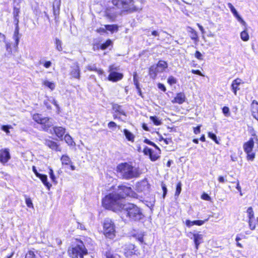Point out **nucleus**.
Masks as SVG:
<instances>
[{
    "label": "nucleus",
    "mask_w": 258,
    "mask_h": 258,
    "mask_svg": "<svg viewBox=\"0 0 258 258\" xmlns=\"http://www.w3.org/2000/svg\"><path fill=\"white\" fill-rule=\"evenodd\" d=\"M49 101L52 103H53L56 107L57 109H59L58 104L57 103L56 101L54 99L52 98L51 100H49Z\"/></svg>",
    "instance_id": "64"
},
{
    "label": "nucleus",
    "mask_w": 258,
    "mask_h": 258,
    "mask_svg": "<svg viewBox=\"0 0 258 258\" xmlns=\"http://www.w3.org/2000/svg\"><path fill=\"white\" fill-rule=\"evenodd\" d=\"M104 27L106 28V30L111 32L112 33L117 32L118 30V27L117 25H105Z\"/></svg>",
    "instance_id": "27"
},
{
    "label": "nucleus",
    "mask_w": 258,
    "mask_h": 258,
    "mask_svg": "<svg viewBox=\"0 0 258 258\" xmlns=\"http://www.w3.org/2000/svg\"><path fill=\"white\" fill-rule=\"evenodd\" d=\"M152 152V150L151 149L149 148L148 147H146L143 151V152L145 155L149 156H150V155L151 154Z\"/></svg>",
    "instance_id": "54"
},
{
    "label": "nucleus",
    "mask_w": 258,
    "mask_h": 258,
    "mask_svg": "<svg viewBox=\"0 0 258 258\" xmlns=\"http://www.w3.org/2000/svg\"><path fill=\"white\" fill-rule=\"evenodd\" d=\"M222 112L224 115L226 117L229 116L230 115L229 108L227 106H224L222 108Z\"/></svg>",
    "instance_id": "43"
},
{
    "label": "nucleus",
    "mask_w": 258,
    "mask_h": 258,
    "mask_svg": "<svg viewBox=\"0 0 258 258\" xmlns=\"http://www.w3.org/2000/svg\"><path fill=\"white\" fill-rule=\"evenodd\" d=\"M119 70V67L116 66L114 64L111 65L109 67V72H117Z\"/></svg>",
    "instance_id": "49"
},
{
    "label": "nucleus",
    "mask_w": 258,
    "mask_h": 258,
    "mask_svg": "<svg viewBox=\"0 0 258 258\" xmlns=\"http://www.w3.org/2000/svg\"><path fill=\"white\" fill-rule=\"evenodd\" d=\"M11 156L8 149H5L0 151V162L2 163H7L10 159Z\"/></svg>",
    "instance_id": "14"
},
{
    "label": "nucleus",
    "mask_w": 258,
    "mask_h": 258,
    "mask_svg": "<svg viewBox=\"0 0 258 258\" xmlns=\"http://www.w3.org/2000/svg\"><path fill=\"white\" fill-rule=\"evenodd\" d=\"M11 125H2L1 127V129L5 132L7 134H9L10 133L9 129L11 128Z\"/></svg>",
    "instance_id": "53"
},
{
    "label": "nucleus",
    "mask_w": 258,
    "mask_h": 258,
    "mask_svg": "<svg viewBox=\"0 0 258 258\" xmlns=\"http://www.w3.org/2000/svg\"><path fill=\"white\" fill-rule=\"evenodd\" d=\"M70 75L72 78L80 80V69L77 62L75 63L71 67Z\"/></svg>",
    "instance_id": "11"
},
{
    "label": "nucleus",
    "mask_w": 258,
    "mask_h": 258,
    "mask_svg": "<svg viewBox=\"0 0 258 258\" xmlns=\"http://www.w3.org/2000/svg\"><path fill=\"white\" fill-rule=\"evenodd\" d=\"M159 72H161L158 66H152L149 69V75L153 79L156 78L157 74Z\"/></svg>",
    "instance_id": "20"
},
{
    "label": "nucleus",
    "mask_w": 258,
    "mask_h": 258,
    "mask_svg": "<svg viewBox=\"0 0 258 258\" xmlns=\"http://www.w3.org/2000/svg\"><path fill=\"white\" fill-rule=\"evenodd\" d=\"M37 177H39L43 183L49 189L51 185L47 181V176L44 174H39L37 175Z\"/></svg>",
    "instance_id": "23"
},
{
    "label": "nucleus",
    "mask_w": 258,
    "mask_h": 258,
    "mask_svg": "<svg viewBox=\"0 0 258 258\" xmlns=\"http://www.w3.org/2000/svg\"><path fill=\"white\" fill-rule=\"evenodd\" d=\"M42 117L41 114H36L33 115V119L37 123H40Z\"/></svg>",
    "instance_id": "40"
},
{
    "label": "nucleus",
    "mask_w": 258,
    "mask_h": 258,
    "mask_svg": "<svg viewBox=\"0 0 258 258\" xmlns=\"http://www.w3.org/2000/svg\"><path fill=\"white\" fill-rule=\"evenodd\" d=\"M246 153L247 154L248 159L252 161L254 158L255 154L253 153H252V152H246Z\"/></svg>",
    "instance_id": "56"
},
{
    "label": "nucleus",
    "mask_w": 258,
    "mask_h": 258,
    "mask_svg": "<svg viewBox=\"0 0 258 258\" xmlns=\"http://www.w3.org/2000/svg\"><path fill=\"white\" fill-rule=\"evenodd\" d=\"M117 126H118L119 128H120V126H118L117 124L114 121H111L108 123V127L109 128H116Z\"/></svg>",
    "instance_id": "51"
},
{
    "label": "nucleus",
    "mask_w": 258,
    "mask_h": 258,
    "mask_svg": "<svg viewBox=\"0 0 258 258\" xmlns=\"http://www.w3.org/2000/svg\"><path fill=\"white\" fill-rule=\"evenodd\" d=\"M201 198L202 199L206 201H210L211 200V197L207 194L206 193L203 194L202 195Z\"/></svg>",
    "instance_id": "59"
},
{
    "label": "nucleus",
    "mask_w": 258,
    "mask_h": 258,
    "mask_svg": "<svg viewBox=\"0 0 258 258\" xmlns=\"http://www.w3.org/2000/svg\"><path fill=\"white\" fill-rule=\"evenodd\" d=\"M254 146V141L252 138H250L248 142L243 145V149L245 152H252Z\"/></svg>",
    "instance_id": "19"
},
{
    "label": "nucleus",
    "mask_w": 258,
    "mask_h": 258,
    "mask_svg": "<svg viewBox=\"0 0 258 258\" xmlns=\"http://www.w3.org/2000/svg\"><path fill=\"white\" fill-rule=\"evenodd\" d=\"M136 190L138 192H143L144 195L148 194L149 191V184L146 180L139 182L136 186Z\"/></svg>",
    "instance_id": "9"
},
{
    "label": "nucleus",
    "mask_w": 258,
    "mask_h": 258,
    "mask_svg": "<svg viewBox=\"0 0 258 258\" xmlns=\"http://www.w3.org/2000/svg\"><path fill=\"white\" fill-rule=\"evenodd\" d=\"M105 255L106 258H117L116 256L113 255L112 252L110 250L106 251Z\"/></svg>",
    "instance_id": "52"
},
{
    "label": "nucleus",
    "mask_w": 258,
    "mask_h": 258,
    "mask_svg": "<svg viewBox=\"0 0 258 258\" xmlns=\"http://www.w3.org/2000/svg\"><path fill=\"white\" fill-rule=\"evenodd\" d=\"M195 56L196 58H197L198 59H200V60H201L202 59V53L199 51H196V53H195Z\"/></svg>",
    "instance_id": "61"
},
{
    "label": "nucleus",
    "mask_w": 258,
    "mask_h": 258,
    "mask_svg": "<svg viewBox=\"0 0 258 258\" xmlns=\"http://www.w3.org/2000/svg\"><path fill=\"white\" fill-rule=\"evenodd\" d=\"M59 8H53V15L54 16V20L56 22H57L58 20V15L59 14Z\"/></svg>",
    "instance_id": "39"
},
{
    "label": "nucleus",
    "mask_w": 258,
    "mask_h": 258,
    "mask_svg": "<svg viewBox=\"0 0 258 258\" xmlns=\"http://www.w3.org/2000/svg\"><path fill=\"white\" fill-rule=\"evenodd\" d=\"M25 258H39V257L37 256L34 251L30 250L26 254Z\"/></svg>",
    "instance_id": "38"
},
{
    "label": "nucleus",
    "mask_w": 258,
    "mask_h": 258,
    "mask_svg": "<svg viewBox=\"0 0 258 258\" xmlns=\"http://www.w3.org/2000/svg\"><path fill=\"white\" fill-rule=\"evenodd\" d=\"M247 213L248 215L249 220L252 219L253 218V212L251 207H249L247 210Z\"/></svg>",
    "instance_id": "46"
},
{
    "label": "nucleus",
    "mask_w": 258,
    "mask_h": 258,
    "mask_svg": "<svg viewBox=\"0 0 258 258\" xmlns=\"http://www.w3.org/2000/svg\"><path fill=\"white\" fill-rule=\"evenodd\" d=\"M149 157L152 161H156L159 157L156 154L153 153V151L150 155Z\"/></svg>",
    "instance_id": "58"
},
{
    "label": "nucleus",
    "mask_w": 258,
    "mask_h": 258,
    "mask_svg": "<svg viewBox=\"0 0 258 258\" xmlns=\"http://www.w3.org/2000/svg\"><path fill=\"white\" fill-rule=\"evenodd\" d=\"M40 124L42 125L43 130L47 131L53 125L52 119L48 117H42Z\"/></svg>",
    "instance_id": "13"
},
{
    "label": "nucleus",
    "mask_w": 258,
    "mask_h": 258,
    "mask_svg": "<svg viewBox=\"0 0 258 258\" xmlns=\"http://www.w3.org/2000/svg\"><path fill=\"white\" fill-rule=\"evenodd\" d=\"M55 43L56 45V48L59 51H60L62 50V47L61 46L62 42L58 38H56L55 39Z\"/></svg>",
    "instance_id": "33"
},
{
    "label": "nucleus",
    "mask_w": 258,
    "mask_h": 258,
    "mask_svg": "<svg viewBox=\"0 0 258 258\" xmlns=\"http://www.w3.org/2000/svg\"><path fill=\"white\" fill-rule=\"evenodd\" d=\"M150 119L156 125H159L162 123L161 120H159L157 116H150Z\"/></svg>",
    "instance_id": "34"
},
{
    "label": "nucleus",
    "mask_w": 258,
    "mask_h": 258,
    "mask_svg": "<svg viewBox=\"0 0 258 258\" xmlns=\"http://www.w3.org/2000/svg\"><path fill=\"white\" fill-rule=\"evenodd\" d=\"M103 231L105 236L110 239L115 236V225L113 222L109 218H106L103 223Z\"/></svg>",
    "instance_id": "6"
},
{
    "label": "nucleus",
    "mask_w": 258,
    "mask_h": 258,
    "mask_svg": "<svg viewBox=\"0 0 258 258\" xmlns=\"http://www.w3.org/2000/svg\"><path fill=\"white\" fill-rule=\"evenodd\" d=\"M25 202L27 205V206L29 208L33 207V203L32 202V201L30 198H26L25 199Z\"/></svg>",
    "instance_id": "55"
},
{
    "label": "nucleus",
    "mask_w": 258,
    "mask_h": 258,
    "mask_svg": "<svg viewBox=\"0 0 258 258\" xmlns=\"http://www.w3.org/2000/svg\"><path fill=\"white\" fill-rule=\"evenodd\" d=\"M87 69L90 71H95L97 72L99 74H102L103 73V71L101 70H98L95 66V64L93 65H88L86 67Z\"/></svg>",
    "instance_id": "31"
},
{
    "label": "nucleus",
    "mask_w": 258,
    "mask_h": 258,
    "mask_svg": "<svg viewBox=\"0 0 258 258\" xmlns=\"http://www.w3.org/2000/svg\"><path fill=\"white\" fill-rule=\"evenodd\" d=\"M132 192V189L131 187L123 185L118 186L116 191L114 192L120 200L127 196H130Z\"/></svg>",
    "instance_id": "7"
},
{
    "label": "nucleus",
    "mask_w": 258,
    "mask_h": 258,
    "mask_svg": "<svg viewBox=\"0 0 258 258\" xmlns=\"http://www.w3.org/2000/svg\"><path fill=\"white\" fill-rule=\"evenodd\" d=\"M61 0H54L53 3V8L60 9Z\"/></svg>",
    "instance_id": "50"
},
{
    "label": "nucleus",
    "mask_w": 258,
    "mask_h": 258,
    "mask_svg": "<svg viewBox=\"0 0 258 258\" xmlns=\"http://www.w3.org/2000/svg\"><path fill=\"white\" fill-rule=\"evenodd\" d=\"M167 82L170 85H172L173 84H176L177 82V80L176 78L174 77L171 76H169L167 79Z\"/></svg>",
    "instance_id": "42"
},
{
    "label": "nucleus",
    "mask_w": 258,
    "mask_h": 258,
    "mask_svg": "<svg viewBox=\"0 0 258 258\" xmlns=\"http://www.w3.org/2000/svg\"><path fill=\"white\" fill-rule=\"evenodd\" d=\"M112 3L122 12H132L137 10L133 0H112Z\"/></svg>",
    "instance_id": "5"
},
{
    "label": "nucleus",
    "mask_w": 258,
    "mask_h": 258,
    "mask_svg": "<svg viewBox=\"0 0 258 258\" xmlns=\"http://www.w3.org/2000/svg\"><path fill=\"white\" fill-rule=\"evenodd\" d=\"M254 104L255 106L253 107L252 115L258 121V102L255 100H253L252 102V105H253Z\"/></svg>",
    "instance_id": "25"
},
{
    "label": "nucleus",
    "mask_w": 258,
    "mask_h": 258,
    "mask_svg": "<svg viewBox=\"0 0 258 258\" xmlns=\"http://www.w3.org/2000/svg\"><path fill=\"white\" fill-rule=\"evenodd\" d=\"M137 73H135L133 75V81L135 85L136 86V88H139L140 87L139 86V83L137 79Z\"/></svg>",
    "instance_id": "45"
},
{
    "label": "nucleus",
    "mask_w": 258,
    "mask_h": 258,
    "mask_svg": "<svg viewBox=\"0 0 258 258\" xmlns=\"http://www.w3.org/2000/svg\"><path fill=\"white\" fill-rule=\"evenodd\" d=\"M68 253L72 258H78V256L83 258L84 255L88 253V251L83 242L77 240L76 244L69 248Z\"/></svg>",
    "instance_id": "4"
},
{
    "label": "nucleus",
    "mask_w": 258,
    "mask_h": 258,
    "mask_svg": "<svg viewBox=\"0 0 258 258\" xmlns=\"http://www.w3.org/2000/svg\"><path fill=\"white\" fill-rule=\"evenodd\" d=\"M208 136L209 138H210L211 139H212L213 141H214L216 143H217V144L219 143V142L217 140V136L215 134H214L213 133L209 132L208 134Z\"/></svg>",
    "instance_id": "44"
},
{
    "label": "nucleus",
    "mask_w": 258,
    "mask_h": 258,
    "mask_svg": "<svg viewBox=\"0 0 258 258\" xmlns=\"http://www.w3.org/2000/svg\"><path fill=\"white\" fill-rule=\"evenodd\" d=\"M122 12L120 9L117 8L116 6L108 7L106 11L105 14L107 17L111 21H114L116 16Z\"/></svg>",
    "instance_id": "8"
},
{
    "label": "nucleus",
    "mask_w": 258,
    "mask_h": 258,
    "mask_svg": "<svg viewBox=\"0 0 258 258\" xmlns=\"http://www.w3.org/2000/svg\"><path fill=\"white\" fill-rule=\"evenodd\" d=\"M49 174L50 177L51 179V180L53 182H55V175H54V174L53 173V170L52 169H51V168L49 169Z\"/></svg>",
    "instance_id": "57"
},
{
    "label": "nucleus",
    "mask_w": 258,
    "mask_h": 258,
    "mask_svg": "<svg viewBox=\"0 0 258 258\" xmlns=\"http://www.w3.org/2000/svg\"><path fill=\"white\" fill-rule=\"evenodd\" d=\"M19 13H20L19 9L18 8H16L15 7H14L13 13L14 18L19 17Z\"/></svg>",
    "instance_id": "48"
},
{
    "label": "nucleus",
    "mask_w": 258,
    "mask_h": 258,
    "mask_svg": "<svg viewBox=\"0 0 258 258\" xmlns=\"http://www.w3.org/2000/svg\"><path fill=\"white\" fill-rule=\"evenodd\" d=\"M102 204L105 208L116 213H119L122 206L124 204L121 203V200L114 192L106 195L102 199Z\"/></svg>",
    "instance_id": "2"
},
{
    "label": "nucleus",
    "mask_w": 258,
    "mask_h": 258,
    "mask_svg": "<svg viewBox=\"0 0 258 258\" xmlns=\"http://www.w3.org/2000/svg\"><path fill=\"white\" fill-rule=\"evenodd\" d=\"M111 41L110 39H108L105 43H102L100 45V48L102 50L106 49L111 44Z\"/></svg>",
    "instance_id": "35"
},
{
    "label": "nucleus",
    "mask_w": 258,
    "mask_h": 258,
    "mask_svg": "<svg viewBox=\"0 0 258 258\" xmlns=\"http://www.w3.org/2000/svg\"><path fill=\"white\" fill-rule=\"evenodd\" d=\"M162 188L163 191V198H164L166 196L167 192V189L165 184H162Z\"/></svg>",
    "instance_id": "60"
},
{
    "label": "nucleus",
    "mask_w": 258,
    "mask_h": 258,
    "mask_svg": "<svg viewBox=\"0 0 258 258\" xmlns=\"http://www.w3.org/2000/svg\"><path fill=\"white\" fill-rule=\"evenodd\" d=\"M123 134L127 140L133 142L134 141L135 136L127 129H124Z\"/></svg>",
    "instance_id": "26"
},
{
    "label": "nucleus",
    "mask_w": 258,
    "mask_h": 258,
    "mask_svg": "<svg viewBox=\"0 0 258 258\" xmlns=\"http://www.w3.org/2000/svg\"><path fill=\"white\" fill-rule=\"evenodd\" d=\"M135 246L133 244H128L124 245L123 252L126 257L136 254V250L135 249Z\"/></svg>",
    "instance_id": "12"
},
{
    "label": "nucleus",
    "mask_w": 258,
    "mask_h": 258,
    "mask_svg": "<svg viewBox=\"0 0 258 258\" xmlns=\"http://www.w3.org/2000/svg\"><path fill=\"white\" fill-rule=\"evenodd\" d=\"M190 30L189 31L190 33V38L192 40H194L195 42L198 41V36L197 33L196 31H195L193 29L190 28Z\"/></svg>",
    "instance_id": "32"
},
{
    "label": "nucleus",
    "mask_w": 258,
    "mask_h": 258,
    "mask_svg": "<svg viewBox=\"0 0 258 258\" xmlns=\"http://www.w3.org/2000/svg\"><path fill=\"white\" fill-rule=\"evenodd\" d=\"M112 108L113 110H114L116 112H118L120 114L126 116V113L124 110L122 109V107L120 105L116 104H113L112 106Z\"/></svg>",
    "instance_id": "24"
},
{
    "label": "nucleus",
    "mask_w": 258,
    "mask_h": 258,
    "mask_svg": "<svg viewBox=\"0 0 258 258\" xmlns=\"http://www.w3.org/2000/svg\"><path fill=\"white\" fill-rule=\"evenodd\" d=\"M123 77L122 73L117 72H111L108 76V80L112 82H117L121 80Z\"/></svg>",
    "instance_id": "16"
},
{
    "label": "nucleus",
    "mask_w": 258,
    "mask_h": 258,
    "mask_svg": "<svg viewBox=\"0 0 258 258\" xmlns=\"http://www.w3.org/2000/svg\"><path fill=\"white\" fill-rule=\"evenodd\" d=\"M181 186H182L181 182L180 181H179L176 185V191L175 193V197L176 196L178 197V196L180 194L181 191Z\"/></svg>",
    "instance_id": "37"
},
{
    "label": "nucleus",
    "mask_w": 258,
    "mask_h": 258,
    "mask_svg": "<svg viewBox=\"0 0 258 258\" xmlns=\"http://www.w3.org/2000/svg\"><path fill=\"white\" fill-rule=\"evenodd\" d=\"M64 139L65 141L70 145H72L74 143L72 137L69 135H66L64 136Z\"/></svg>",
    "instance_id": "41"
},
{
    "label": "nucleus",
    "mask_w": 258,
    "mask_h": 258,
    "mask_svg": "<svg viewBox=\"0 0 258 258\" xmlns=\"http://www.w3.org/2000/svg\"><path fill=\"white\" fill-rule=\"evenodd\" d=\"M156 66H158V68L160 69V72H163L166 68H167V63L165 61L160 60L158 62V63L156 65Z\"/></svg>",
    "instance_id": "30"
},
{
    "label": "nucleus",
    "mask_w": 258,
    "mask_h": 258,
    "mask_svg": "<svg viewBox=\"0 0 258 258\" xmlns=\"http://www.w3.org/2000/svg\"><path fill=\"white\" fill-rule=\"evenodd\" d=\"M42 84L44 86L48 87L51 90H53L55 87V85L54 83L52 82H49L47 80L43 81Z\"/></svg>",
    "instance_id": "29"
},
{
    "label": "nucleus",
    "mask_w": 258,
    "mask_h": 258,
    "mask_svg": "<svg viewBox=\"0 0 258 258\" xmlns=\"http://www.w3.org/2000/svg\"><path fill=\"white\" fill-rule=\"evenodd\" d=\"M53 131L58 138L61 139L65 133V129L62 127H54Z\"/></svg>",
    "instance_id": "21"
},
{
    "label": "nucleus",
    "mask_w": 258,
    "mask_h": 258,
    "mask_svg": "<svg viewBox=\"0 0 258 258\" xmlns=\"http://www.w3.org/2000/svg\"><path fill=\"white\" fill-rule=\"evenodd\" d=\"M228 7L230 9V11L233 13V15L236 18L237 20L241 23V24L244 26H245L246 23L241 18L240 16L238 14L236 10L235 9L234 6L231 4H228Z\"/></svg>",
    "instance_id": "15"
},
{
    "label": "nucleus",
    "mask_w": 258,
    "mask_h": 258,
    "mask_svg": "<svg viewBox=\"0 0 258 258\" xmlns=\"http://www.w3.org/2000/svg\"><path fill=\"white\" fill-rule=\"evenodd\" d=\"M188 237L191 239H193L196 250L199 249V245L203 242L204 235L199 233H188Z\"/></svg>",
    "instance_id": "10"
},
{
    "label": "nucleus",
    "mask_w": 258,
    "mask_h": 258,
    "mask_svg": "<svg viewBox=\"0 0 258 258\" xmlns=\"http://www.w3.org/2000/svg\"><path fill=\"white\" fill-rule=\"evenodd\" d=\"M45 144L52 150H54L56 151L59 150L58 149V146L57 145L56 143H55L54 141L50 140H46Z\"/></svg>",
    "instance_id": "22"
},
{
    "label": "nucleus",
    "mask_w": 258,
    "mask_h": 258,
    "mask_svg": "<svg viewBox=\"0 0 258 258\" xmlns=\"http://www.w3.org/2000/svg\"><path fill=\"white\" fill-rule=\"evenodd\" d=\"M61 161L62 165H68L72 163L70 157L67 155H63L61 158Z\"/></svg>",
    "instance_id": "28"
},
{
    "label": "nucleus",
    "mask_w": 258,
    "mask_h": 258,
    "mask_svg": "<svg viewBox=\"0 0 258 258\" xmlns=\"http://www.w3.org/2000/svg\"><path fill=\"white\" fill-rule=\"evenodd\" d=\"M118 213L122 219L130 221H139L144 217L142 210L132 203L124 204Z\"/></svg>",
    "instance_id": "1"
},
{
    "label": "nucleus",
    "mask_w": 258,
    "mask_h": 258,
    "mask_svg": "<svg viewBox=\"0 0 258 258\" xmlns=\"http://www.w3.org/2000/svg\"><path fill=\"white\" fill-rule=\"evenodd\" d=\"M242 83V80L239 78H237L233 81L231 84V89L235 95L237 94V91L240 89L239 86Z\"/></svg>",
    "instance_id": "18"
},
{
    "label": "nucleus",
    "mask_w": 258,
    "mask_h": 258,
    "mask_svg": "<svg viewBox=\"0 0 258 258\" xmlns=\"http://www.w3.org/2000/svg\"><path fill=\"white\" fill-rule=\"evenodd\" d=\"M208 221V219L205 220H195L192 221L193 225H196L198 226H201L203 225L206 221Z\"/></svg>",
    "instance_id": "47"
},
{
    "label": "nucleus",
    "mask_w": 258,
    "mask_h": 258,
    "mask_svg": "<svg viewBox=\"0 0 258 258\" xmlns=\"http://www.w3.org/2000/svg\"><path fill=\"white\" fill-rule=\"evenodd\" d=\"M158 87L159 89L163 91V92H165L166 90V87L164 84L161 83H158Z\"/></svg>",
    "instance_id": "62"
},
{
    "label": "nucleus",
    "mask_w": 258,
    "mask_h": 258,
    "mask_svg": "<svg viewBox=\"0 0 258 258\" xmlns=\"http://www.w3.org/2000/svg\"><path fill=\"white\" fill-rule=\"evenodd\" d=\"M191 73L194 74L198 75L199 76H202L203 75L201 73V72L200 70H192Z\"/></svg>",
    "instance_id": "63"
},
{
    "label": "nucleus",
    "mask_w": 258,
    "mask_h": 258,
    "mask_svg": "<svg viewBox=\"0 0 258 258\" xmlns=\"http://www.w3.org/2000/svg\"><path fill=\"white\" fill-rule=\"evenodd\" d=\"M185 96L183 93H177L176 97L171 101L173 103L182 104L185 101Z\"/></svg>",
    "instance_id": "17"
},
{
    "label": "nucleus",
    "mask_w": 258,
    "mask_h": 258,
    "mask_svg": "<svg viewBox=\"0 0 258 258\" xmlns=\"http://www.w3.org/2000/svg\"><path fill=\"white\" fill-rule=\"evenodd\" d=\"M117 170L121 177L125 179H130L139 176L140 173L138 168L127 163H122L117 166Z\"/></svg>",
    "instance_id": "3"
},
{
    "label": "nucleus",
    "mask_w": 258,
    "mask_h": 258,
    "mask_svg": "<svg viewBox=\"0 0 258 258\" xmlns=\"http://www.w3.org/2000/svg\"><path fill=\"white\" fill-rule=\"evenodd\" d=\"M240 36L241 39L244 41L249 39V35L246 30H244L241 33Z\"/></svg>",
    "instance_id": "36"
}]
</instances>
